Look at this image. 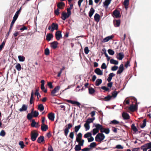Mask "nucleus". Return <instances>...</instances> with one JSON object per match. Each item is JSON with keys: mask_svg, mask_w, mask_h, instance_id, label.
<instances>
[{"mask_svg": "<svg viewBox=\"0 0 151 151\" xmlns=\"http://www.w3.org/2000/svg\"><path fill=\"white\" fill-rule=\"evenodd\" d=\"M38 135L39 134L36 130L32 131L30 134L31 140L33 141L36 140Z\"/></svg>", "mask_w": 151, "mask_h": 151, "instance_id": "f257e3e1", "label": "nucleus"}, {"mask_svg": "<svg viewBox=\"0 0 151 151\" xmlns=\"http://www.w3.org/2000/svg\"><path fill=\"white\" fill-rule=\"evenodd\" d=\"M105 136L102 133H99L95 137V140L97 142H101L104 139Z\"/></svg>", "mask_w": 151, "mask_h": 151, "instance_id": "f03ea898", "label": "nucleus"}, {"mask_svg": "<svg viewBox=\"0 0 151 151\" xmlns=\"http://www.w3.org/2000/svg\"><path fill=\"white\" fill-rule=\"evenodd\" d=\"M149 149H151V142L145 144L141 147V149L143 151H147Z\"/></svg>", "mask_w": 151, "mask_h": 151, "instance_id": "7ed1b4c3", "label": "nucleus"}, {"mask_svg": "<svg viewBox=\"0 0 151 151\" xmlns=\"http://www.w3.org/2000/svg\"><path fill=\"white\" fill-rule=\"evenodd\" d=\"M133 100L134 101V102L135 104H133V112L137 111L138 108V104L139 103L137 102V100L133 96Z\"/></svg>", "mask_w": 151, "mask_h": 151, "instance_id": "20e7f679", "label": "nucleus"}, {"mask_svg": "<svg viewBox=\"0 0 151 151\" xmlns=\"http://www.w3.org/2000/svg\"><path fill=\"white\" fill-rule=\"evenodd\" d=\"M72 125L71 123H69L67 124L66 126V128L64 129V134L65 136H67L69 132V129L72 127Z\"/></svg>", "mask_w": 151, "mask_h": 151, "instance_id": "39448f33", "label": "nucleus"}, {"mask_svg": "<svg viewBox=\"0 0 151 151\" xmlns=\"http://www.w3.org/2000/svg\"><path fill=\"white\" fill-rule=\"evenodd\" d=\"M60 88V86H56L51 91V95L52 96H56V95L55 94V93L58 92Z\"/></svg>", "mask_w": 151, "mask_h": 151, "instance_id": "423d86ee", "label": "nucleus"}, {"mask_svg": "<svg viewBox=\"0 0 151 151\" xmlns=\"http://www.w3.org/2000/svg\"><path fill=\"white\" fill-rule=\"evenodd\" d=\"M55 37L56 40H59L60 39L62 38L61 32L60 31H57L55 34Z\"/></svg>", "mask_w": 151, "mask_h": 151, "instance_id": "0eeeda50", "label": "nucleus"}, {"mask_svg": "<svg viewBox=\"0 0 151 151\" xmlns=\"http://www.w3.org/2000/svg\"><path fill=\"white\" fill-rule=\"evenodd\" d=\"M58 26L57 24L55 23H53L51 24V31L53 32L54 30H57L58 29Z\"/></svg>", "mask_w": 151, "mask_h": 151, "instance_id": "6e6552de", "label": "nucleus"}, {"mask_svg": "<svg viewBox=\"0 0 151 151\" xmlns=\"http://www.w3.org/2000/svg\"><path fill=\"white\" fill-rule=\"evenodd\" d=\"M112 15L114 16L116 18L121 17L119 12L117 10H115L113 12Z\"/></svg>", "mask_w": 151, "mask_h": 151, "instance_id": "1a4fd4ad", "label": "nucleus"}, {"mask_svg": "<svg viewBox=\"0 0 151 151\" xmlns=\"http://www.w3.org/2000/svg\"><path fill=\"white\" fill-rule=\"evenodd\" d=\"M41 90L45 93H46L47 92V89H45L44 86L45 81L44 80H42L41 81Z\"/></svg>", "mask_w": 151, "mask_h": 151, "instance_id": "9d476101", "label": "nucleus"}, {"mask_svg": "<svg viewBox=\"0 0 151 151\" xmlns=\"http://www.w3.org/2000/svg\"><path fill=\"white\" fill-rule=\"evenodd\" d=\"M41 90L45 93H46L47 92V89H45L44 86L45 81L44 80H42L41 81Z\"/></svg>", "mask_w": 151, "mask_h": 151, "instance_id": "9b49d317", "label": "nucleus"}, {"mask_svg": "<svg viewBox=\"0 0 151 151\" xmlns=\"http://www.w3.org/2000/svg\"><path fill=\"white\" fill-rule=\"evenodd\" d=\"M61 15V18L63 20H65L66 19L68 18L70 16L66 12H63L62 13Z\"/></svg>", "mask_w": 151, "mask_h": 151, "instance_id": "f8f14e48", "label": "nucleus"}, {"mask_svg": "<svg viewBox=\"0 0 151 151\" xmlns=\"http://www.w3.org/2000/svg\"><path fill=\"white\" fill-rule=\"evenodd\" d=\"M49 119L51 121H54L55 118V114L54 113L51 112L49 113L47 115Z\"/></svg>", "mask_w": 151, "mask_h": 151, "instance_id": "ddd939ff", "label": "nucleus"}, {"mask_svg": "<svg viewBox=\"0 0 151 151\" xmlns=\"http://www.w3.org/2000/svg\"><path fill=\"white\" fill-rule=\"evenodd\" d=\"M57 7L58 9H63L65 6V3L62 2H59L57 4Z\"/></svg>", "mask_w": 151, "mask_h": 151, "instance_id": "4468645a", "label": "nucleus"}, {"mask_svg": "<svg viewBox=\"0 0 151 151\" xmlns=\"http://www.w3.org/2000/svg\"><path fill=\"white\" fill-rule=\"evenodd\" d=\"M66 101L68 103H70L71 104H76L78 106L80 107V104L78 102L73 101L70 100H66Z\"/></svg>", "mask_w": 151, "mask_h": 151, "instance_id": "2eb2a0df", "label": "nucleus"}, {"mask_svg": "<svg viewBox=\"0 0 151 151\" xmlns=\"http://www.w3.org/2000/svg\"><path fill=\"white\" fill-rule=\"evenodd\" d=\"M58 45V43L57 41H54L50 43V46L53 49H55Z\"/></svg>", "mask_w": 151, "mask_h": 151, "instance_id": "dca6fc26", "label": "nucleus"}, {"mask_svg": "<svg viewBox=\"0 0 151 151\" xmlns=\"http://www.w3.org/2000/svg\"><path fill=\"white\" fill-rule=\"evenodd\" d=\"M114 37L113 35L107 37L103 39V42H108L110 40L112 39Z\"/></svg>", "mask_w": 151, "mask_h": 151, "instance_id": "f3484780", "label": "nucleus"}, {"mask_svg": "<svg viewBox=\"0 0 151 151\" xmlns=\"http://www.w3.org/2000/svg\"><path fill=\"white\" fill-rule=\"evenodd\" d=\"M124 55L123 52L119 53L116 56L117 58L119 60H122L124 57Z\"/></svg>", "mask_w": 151, "mask_h": 151, "instance_id": "a211bd4d", "label": "nucleus"}, {"mask_svg": "<svg viewBox=\"0 0 151 151\" xmlns=\"http://www.w3.org/2000/svg\"><path fill=\"white\" fill-rule=\"evenodd\" d=\"M120 24V20H114V24L115 27H119Z\"/></svg>", "mask_w": 151, "mask_h": 151, "instance_id": "6ab92c4d", "label": "nucleus"}, {"mask_svg": "<svg viewBox=\"0 0 151 151\" xmlns=\"http://www.w3.org/2000/svg\"><path fill=\"white\" fill-rule=\"evenodd\" d=\"M82 134L81 133H78L77 135V137L76 139V141L77 142H79L80 141H81L82 139Z\"/></svg>", "mask_w": 151, "mask_h": 151, "instance_id": "aec40b11", "label": "nucleus"}, {"mask_svg": "<svg viewBox=\"0 0 151 151\" xmlns=\"http://www.w3.org/2000/svg\"><path fill=\"white\" fill-rule=\"evenodd\" d=\"M53 37L52 34L48 33L46 35V40L48 41H50Z\"/></svg>", "mask_w": 151, "mask_h": 151, "instance_id": "412c9836", "label": "nucleus"}, {"mask_svg": "<svg viewBox=\"0 0 151 151\" xmlns=\"http://www.w3.org/2000/svg\"><path fill=\"white\" fill-rule=\"evenodd\" d=\"M45 141L44 137L43 136H41L39 137L37 139V142L39 143H41Z\"/></svg>", "mask_w": 151, "mask_h": 151, "instance_id": "4be33fe9", "label": "nucleus"}, {"mask_svg": "<svg viewBox=\"0 0 151 151\" xmlns=\"http://www.w3.org/2000/svg\"><path fill=\"white\" fill-rule=\"evenodd\" d=\"M129 0H124L123 3L126 9H127L129 5Z\"/></svg>", "mask_w": 151, "mask_h": 151, "instance_id": "5701e85b", "label": "nucleus"}, {"mask_svg": "<svg viewBox=\"0 0 151 151\" xmlns=\"http://www.w3.org/2000/svg\"><path fill=\"white\" fill-rule=\"evenodd\" d=\"M115 76V74H114L113 73H110L109 75V77L107 79V81L109 82H110L112 79V77Z\"/></svg>", "mask_w": 151, "mask_h": 151, "instance_id": "b1692460", "label": "nucleus"}, {"mask_svg": "<svg viewBox=\"0 0 151 151\" xmlns=\"http://www.w3.org/2000/svg\"><path fill=\"white\" fill-rule=\"evenodd\" d=\"M48 129V126L45 124H42L41 129L43 131H45Z\"/></svg>", "mask_w": 151, "mask_h": 151, "instance_id": "393cba45", "label": "nucleus"}, {"mask_svg": "<svg viewBox=\"0 0 151 151\" xmlns=\"http://www.w3.org/2000/svg\"><path fill=\"white\" fill-rule=\"evenodd\" d=\"M27 106L25 104H23L21 108L19 109V111H25L27 110Z\"/></svg>", "mask_w": 151, "mask_h": 151, "instance_id": "a878e982", "label": "nucleus"}, {"mask_svg": "<svg viewBox=\"0 0 151 151\" xmlns=\"http://www.w3.org/2000/svg\"><path fill=\"white\" fill-rule=\"evenodd\" d=\"M94 19L96 22H98L100 20V16L99 14L96 13L94 15Z\"/></svg>", "mask_w": 151, "mask_h": 151, "instance_id": "bb28decb", "label": "nucleus"}, {"mask_svg": "<svg viewBox=\"0 0 151 151\" xmlns=\"http://www.w3.org/2000/svg\"><path fill=\"white\" fill-rule=\"evenodd\" d=\"M95 72L98 75H101L103 74L102 71L99 68H97L95 70Z\"/></svg>", "mask_w": 151, "mask_h": 151, "instance_id": "cd10ccee", "label": "nucleus"}, {"mask_svg": "<svg viewBox=\"0 0 151 151\" xmlns=\"http://www.w3.org/2000/svg\"><path fill=\"white\" fill-rule=\"evenodd\" d=\"M122 116L124 119H129V115L126 113L123 112L122 114Z\"/></svg>", "mask_w": 151, "mask_h": 151, "instance_id": "c85d7f7f", "label": "nucleus"}, {"mask_svg": "<svg viewBox=\"0 0 151 151\" xmlns=\"http://www.w3.org/2000/svg\"><path fill=\"white\" fill-rule=\"evenodd\" d=\"M95 12V10L93 7H91L90 9V11L89 12V16L90 17H91L92 16L93 14Z\"/></svg>", "mask_w": 151, "mask_h": 151, "instance_id": "c756f323", "label": "nucleus"}, {"mask_svg": "<svg viewBox=\"0 0 151 151\" xmlns=\"http://www.w3.org/2000/svg\"><path fill=\"white\" fill-rule=\"evenodd\" d=\"M95 92V90L93 88L91 87L89 88L88 92L89 94L92 95Z\"/></svg>", "mask_w": 151, "mask_h": 151, "instance_id": "7c9ffc66", "label": "nucleus"}, {"mask_svg": "<svg viewBox=\"0 0 151 151\" xmlns=\"http://www.w3.org/2000/svg\"><path fill=\"white\" fill-rule=\"evenodd\" d=\"M102 82V80L100 79H98L96 80L95 82V85L98 86H99Z\"/></svg>", "mask_w": 151, "mask_h": 151, "instance_id": "2f4dec72", "label": "nucleus"}, {"mask_svg": "<svg viewBox=\"0 0 151 151\" xmlns=\"http://www.w3.org/2000/svg\"><path fill=\"white\" fill-rule=\"evenodd\" d=\"M110 62L111 64H113L115 65H118V61L115 60L113 59H110Z\"/></svg>", "mask_w": 151, "mask_h": 151, "instance_id": "473e14b6", "label": "nucleus"}, {"mask_svg": "<svg viewBox=\"0 0 151 151\" xmlns=\"http://www.w3.org/2000/svg\"><path fill=\"white\" fill-rule=\"evenodd\" d=\"M44 107L43 105L42 104H40L38 106V109L40 111H42L44 110Z\"/></svg>", "mask_w": 151, "mask_h": 151, "instance_id": "72a5a7b5", "label": "nucleus"}, {"mask_svg": "<svg viewBox=\"0 0 151 151\" xmlns=\"http://www.w3.org/2000/svg\"><path fill=\"white\" fill-rule=\"evenodd\" d=\"M33 96H34V93H33V91H32V92L31 93V97H30V101H29L30 104H32L33 102V100H34Z\"/></svg>", "mask_w": 151, "mask_h": 151, "instance_id": "f704fd0d", "label": "nucleus"}, {"mask_svg": "<svg viewBox=\"0 0 151 151\" xmlns=\"http://www.w3.org/2000/svg\"><path fill=\"white\" fill-rule=\"evenodd\" d=\"M111 0H106L104 2V6H108L110 4Z\"/></svg>", "mask_w": 151, "mask_h": 151, "instance_id": "c9c22d12", "label": "nucleus"}, {"mask_svg": "<svg viewBox=\"0 0 151 151\" xmlns=\"http://www.w3.org/2000/svg\"><path fill=\"white\" fill-rule=\"evenodd\" d=\"M124 70V67H119V70L117 72V74L121 73Z\"/></svg>", "mask_w": 151, "mask_h": 151, "instance_id": "e433bc0d", "label": "nucleus"}, {"mask_svg": "<svg viewBox=\"0 0 151 151\" xmlns=\"http://www.w3.org/2000/svg\"><path fill=\"white\" fill-rule=\"evenodd\" d=\"M33 117L32 115V112L30 113H29L28 114L27 116V119L30 120H31L32 118V117Z\"/></svg>", "mask_w": 151, "mask_h": 151, "instance_id": "4c0bfd02", "label": "nucleus"}, {"mask_svg": "<svg viewBox=\"0 0 151 151\" xmlns=\"http://www.w3.org/2000/svg\"><path fill=\"white\" fill-rule=\"evenodd\" d=\"M84 126L85 128L86 131L90 129L89 124L88 123L86 122L84 124Z\"/></svg>", "mask_w": 151, "mask_h": 151, "instance_id": "58836bf2", "label": "nucleus"}, {"mask_svg": "<svg viewBox=\"0 0 151 151\" xmlns=\"http://www.w3.org/2000/svg\"><path fill=\"white\" fill-rule=\"evenodd\" d=\"M32 115L34 117H37L39 115V113L38 111H35L33 112H32Z\"/></svg>", "mask_w": 151, "mask_h": 151, "instance_id": "ea45409f", "label": "nucleus"}, {"mask_svg": "<svg viewBox=\"0 0 151 151\" xmlns=\"http://www.w3.org/2000/svg\"><path fill=\"white\" fill-rule=\"evenodd\" d=\"M19 145L20 146V147L22 149L24 147L26 146L24 144V142L22 141H20L19 143Z\"/></svg>", "mask_w": 151, "mask_h": 151, "instance_id": "a19ab883", "label": "nucleus"}, {"mask_svg": "<svg viewBox=\"0 0 151 151\" xmlns=\"http://www.w3.org/2000/svg\"><path fill=\"white\" fill-rule=\"evenodd\" d=\"M19 11H17L16 12L14 15V16L13 17V19L16 20L19 16Z\"/></svg>", "mask_w": 151, "mask_h": 151, "instance_id": "79ce46f5", "label": "nucleus"}, {"mask_svg": "<svg viewBox=\"0 0 151 151\" xmlns=\"http://www.w3.org/2000/svg\"><path fill=\"white\" fill-rule=\"evenodd\" d=\"M81 127V125L80 124L78 126H76L74 128V131L75 132H77L80 128Z\"/></svg>", "mask_w": 151, "mask_h": 151, "instance_id": "37998d69", "label": "nucleus"}, {"mask_svg": "<svg viewBox=\"0 0 151 151\" xmlns=\"http://www.w3.org/2000/svg\"><path fill=\"white\" fill-rule=\"evenodd\" d=\"M119 92H117L115 91H114L112 93V96H112V97L115 98L117 96Z\"/></svg>", "mask_w": 151, "mask_h": 151, "instance_id": "c03bdc74", "label": "nucleus"}, {"mask_svg": "<svg viewBox=\"0 0 151 151\" xmlns=\"http://www.w3.org/2000/svg\"><path fill=\"white\" fill-rule=\"evenodd\" d=\"M74 149L76 151H79L82 150L81 149V146L78 145L75 146Z\"/></svg>", "mask_w": 151, "mask_h": 151, "instance_id": "a18cd8bd", "label": "nucleus"}, {"mask_svg": "<svg viewBox=\"0 0 151 151\" xmlns=\"http://www.w3.org/2000/svg\"><path fill=\"white\" fill-rule=\"evenodd\" d=\"M146 119H145L143 121V123L142 125H141V127L142 128L145 127L146 126Z\"/></svg>", "mask_w": 151, "mask_h": 151, "instance_id": "49530a36", "label": "nucleus"}, {"mask_svg": "<svg viewBox=\"0 0 151 151\" xmlns=\"http://www.w3.org/2000/svg\"><path fill=\"white\" fill-rule=\"evenodd\" d=\"M97 145L96 143L95 142H93L90 144V145L88 146L91 149L92 148H94Z\"/></svg>", "mask_w": 151, "mask_h": 151, "instance_id": "de8ad7c7", "label": "nucleus"}, {"mask_svg": "<svg viewBox=\"0 0 151 151\" xmlns=\"http://www.w3.org/2000/svg\"><path fill=\"white\" fill-rule=\"evenodd\" d=\"M92 135L91 132H88L85 134L84 135V137L85 138H88L90 137Z\"/></svg>", "mask_w": 151, "mask_h": 151, "instance_id": "09e8293b", "label": "nucleus"}, {"mask_svg": "<svg viewBox=\"0 0 151 151\" xmlns=\"http://www.w3.org/2000/svg\"><path fill=\"white\" fill-rule=\"evenodd\" d=\"M95 125V126L96 127V129H98V130L99 131V130H100L101 129V127H102V125H100L99 124H97L96 125L95 124H94Z\"/></svg>", "mask_w": 151, "mask_h": 151, "instance_id": "8fccbe9b", "label": "nucleus"}, {"mask_svg": "<svg viewBox=\"0 0 151 151\" xmlns=\"http://www.w3.org/2000/svg\"><path fill=\"white\" fill-rule=\"evenodd\" d=\"M108 52L109 54L111 55H113L114 54V52L113 50L109 49L108 50Z\"/></svg>", "mask_w": 151, "mask_h": 151, "instance_id": "3c124183", "label": "nucleus"}, {"mask_svg": "<svg viewBox=\"0 0 151 151\" xmlns=\"http://www.w3.org/2000/svg\"><path fill=\"white\" fill-rule=\"evenodd\" d=\"M18 58L20 61H24V60L25 58L22 56H19Z\"/></svg>", "mask_w": 151, "mask_h": 151, "instance_id": "603ef678", "label": "nucleus"}, {"mask_svg": "<svg viewBox=\"0 0 151 151\" xmlns=\"http://www.w3.org/2000/svg\"><path fill=\"white\" fill-rule=\"evenodd\" d=\"M50 54V50L48 48H46L45 50V54L47 55H48Z\"/></svg>", "mask_w": 151, "mask_h": 151, "instance_id": "864d4df0", "label": "nucleus"}, {"mask_svg": "<svg viewBox=\"0 0 151 151\" xmlns=\"http://www.w3.org/2000/svg\"><path fill=\"white\" fill-rule=\"evenodd\" d=\"M133 131L135 133H136L138 131V129L135 126V125L134 124H133Z\"/></svg>", "mask_w": 151, "mask_h": 151, "instance_id": "5fc2aeb1", "label": "nucleus"}, {"mask_svg": "<svg viewBox=\"0 0 151 151\" xmlns=\"http://www.w3.org/2000/svg\"><path fill=\"white\" fill-rule=\"evenodd\" d=\"M112 97V96L110 95H108L107 96H106L105 97V100L106 101H108L110 100Z\"/></svg>", "mask_w": 151, "mask_h": 151, "instance_id": "6e6d98bb", "label": "nucleus"}, {"mask_svg": "<svg viewBox=\"0 0 151 151\" xmlns=\"http://www.w3.org/2000/svg\"><path fill=\"white\" fill-rule=\"evenodd\" d=\"M65 68L64 67H63V68L60 70V71L58 73L57 75L58 77H60V76L62 72V71L64 70Z\"/></svg>", "mask_w": 151, "mask_h": 151, "instance_id": "4d7b16f0", "label": "nucleus"}, {"mask_svg": "<svg viewBox=\"0 0 151 151\" xmlns=\"http://www.w3.org/2000/svg\"><path fill=\"white\" fill-rule=\"evenodd\" d=\"M84 52L86 54H88L89 52V50L88 49V47H85L84 49Z\"/></svg>", "mask_w": 151, "mask_h": 151, "instance_id": "13d9d810", "label": "nucleus"}, {"mask_svg": "<svg viewBox=\"0 0 151 151\" xmlns=\"http://www.w3.org/2000/svg\"><path fill=\"white\" fill-rule=\"evenodd\" d=\"M99 131L96 128H94L93 130V135H95L96 134L98 133Z\"/></svg>", "mask_w": 151, "mask_h": 151, "instance_id": "bf43d9fd", "label": "nucleus"}, {"mask_svg": "<svg viewBox=\"0 0 151 151\" xmlns=\"http://www.w3.org/2000/svg\"><path fill=\"white\" fill-rule=\"evenodd\" d=\"M5 43V41H3L0 45V52L2 50V48L4 47Z\"/></svg>", "mask_w": 151, "mask_h": 151, "instance_id": "052dcab7", "label": "nucleus"}, {"mask_svg": "<svg viewBox=\"0 0 151 151\" xmlns=\"http://www.w3.org/2000/svg\"><path fill=\"white\" fill-rule=\"evenodd\" d=\"M119 123V122L115 120H114L113 121H111L110 123V124H118Z\"/></svg>", "mask_w": 151, "mask_h": 151, "instance_id": "680f3d73", "label": "nucleus"}, {"mask_svg": "<svg viewBox=\"0 0 151 151\" xmlns=\"http://www.w3.org/2000/svg\"><path fill=\"white\" fill-rule=\"evenodd\" d=\"M91 150V149L90 147H86L81 150L82 151H90Z\"/></svg>", "mask_w": 151, "mask_h": 151, "instance_id": "e2e57ef3", "label": "nucleus"}, {"mask_svg": "<svg viewBox=\"0 0 151 151\" xmlns=\"http://www.w3.org/2000/svg\"><path fill=\"white\" fill-rule=\"evenodd\" d=\"M48 86L50 88H53V86L52 85V83L51 82H48L47 84Z\"/></svg>", "mask_w": 151, "mask_h": 151, "instance_id": "0e129e2a", "label": "nucleus"}, {"mask_svg": "<svg viewBox=\"0 0 151 151\" xmlns=\"http://www.w3.org/2000/svg\"><path fill=\"white\" fill-rule=\"evenodd\" d=\"M6 135V132L4 130H2L0 133V135L2 137H4Z\"/></svg>", "mask_w": 151, "mask_h": 151, "instance_id": "69168bd1", "label": "nucleus"}, {"mask_svg": "<svg viewBox=\"0 0 151 151\" xmlns=\"http://www.w3.org/2000/svg\"><path fill=\"white\" fill-rule=\"evenodd\" d=\"M101 88L104 90L105 91H109V88L105 86H103L101 87Z\"/></svg>", "mask_w": 151, "mask_h": 151, "instance_id": "338daca9", "label": "nucleus"}, {"mask_svg": "<svg viewBox=\"0 0 151 151\" xmlns=\"http://www.w3.org/2000/svg\"><path fill=\"white\" fill-rule=\"evenodd\" d=\"M59 9H57L55 10L54 11L55 14L57 15H58L60 14L59 12Z\"/></svg>", "mask_w": 151, "mask_h": 151, "instance_id": "774afa93", "label": "nucleus"}]
</instances>
